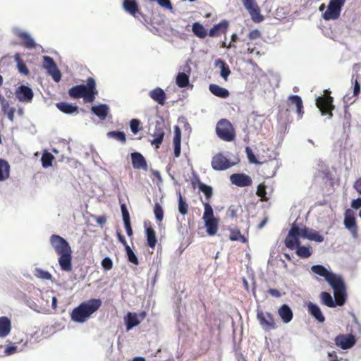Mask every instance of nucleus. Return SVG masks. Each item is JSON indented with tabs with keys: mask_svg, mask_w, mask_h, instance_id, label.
Returning <instances> with one entry per match:
<instances>
[{
	"mask_svg": "<svg viewBox=\"0 0 361 361\" xmlns=\"http://www.w3.org/2000/svg\"><path fill=\"white\" fill-rule=\"evenodd\" d=\"M50 244L59 255V264L63 271L70 272L73 269L72 250L68 242L63 237L53 234L49 238Z\"/></svg>",
	"mask_w": 361,
	"mask_h": 361,
	"instance_id": "f257e3e1",
	"label": "nucleus"
},
{
	"mask_svg": "<svg viewBox=\"0 0 361 361\" xmlns=\"http://www.w3.org/2000/svg\"><path fill=\"white\" fill-rule=\"evenodd\" d=\"M97 94L96 82L92 77L87 79L86 85H75L68 90V94L71 98H83L86 102H93Z\"/></svg>",
	"mask_w": 361,
	"mask_h": 361,
	"instance_id": "f03ea898",
	"label": "nucleus"
},
{
	"mask_svg": "<svg viewBox=\"0 0 361 361\" xmlns=\"http://www.w3.org/2000/svg\"><path fill=\"white\" fill-rule=\"evenodd\" d=\"M102 305L100 299H91L84 302L74 308L71 313V318L73 322H85Z\"/></svg>",
	"mask_w": 361,
	"mask_h": 361,
	"instance_id": "7ed1b4c3",
	"label": "nucleus"
},
{
	"mask_svg": "<svg viewBox=\"0 0 361 361\" xmlns=\"http://www.w3.org/2000/svg\"><path fill=\"white\" fill-rule=\"evenodd\" d=\"M216 133L222 140L231 142L235 138V130L232 123L227 119L219 120L216 126Z\"/></svg>",
	"mask_w": 361,
	"mask_h": 361,
	"instance_id": "20e7f679",
	"label": "nucleus"
},
{
	"mask_svg": "<svg viewBox=\"0 0 361 361\" xmlns=\"http://www.w3.org/2000/svg\"><path fill=\"white\" fill-rule=\"evenodd\" d=\"M334 99L331 96V91L325 90L324 94L316 99V106L321 111L322 116H327L329 118L333 116V110L334 105L333 104Z\"/></svg>",
	"mask_w": 361,
	"mask_h": 361,
	"instance_id": "39448f33",
	"label": "nucleus"
},
{
	"mask_svg": "<svg viewBox=\"0 0 361 361\" xmlns=\"http://www.w3.org/2000/svg\"><path fill=\"white\" fill-rule=\"evenodd\" d=\"M329 285L334 290L336 306H343L346 301L347 293L345 285L342 277L340 276Z\"/></svg>",
	"mask_w": 361,
	"mask_h": 361,
	"instance_id": "423d86ee",
	"label": "nucleus"
},
{
	"mask_svg": "<svg viewBox=\"0 0 361 361\" xmlns=\"http://www.w3.org/2000/svg\"><path fill=\"white\" fill-rule=\"evenodd\" d=\"M346 0H330L327 9L322 17L325 20H336L341 16V12Z\"/></svg>",
	"mask_w": 361,
	"mask_h": 361,
	"instance_id": "0eeeda50",
	"label": "nucleus"
},
{
	"mask_svg": "<svg viewBox=\"0 0 361 361\" xmlns=\"http://www.w3.org/2000/svg\"><path fill=\"white\" fill-rule=\"evenodd\" d=\"M302 228L296 224H293L284 240L286 246L290 250H294L300 245V237H302Z\"/></svg>",
	"mask_w": 361,
	"mask_h": 361,
	"instance_id": "6e6552de",
	"label": "nucleus"
},
{
	"mask_svg": "<svg viewBox=\"0 0 361 361\" xmlns=\"http://www.w3.org/2000/svg\"><path fill=\"white\" fill-rule=\"evenodd\" d=\"M241 1L253 22L258 23L264 20V16L260 12V8L255 0H241Z\"/></svg>",
	"mask_w": 361,
	"mask_h": 361,
	"instance_id": "1a4fd4ad",
	"label": "nucleus"
},
{
	"mask_svg": "<svg viewBox=\"0 0 361 361\" xmlns=\"http://www.w3.org/2000/svg\"><path fill=\"white\" fill-rule=\"evenodd\" d=\"M257 319L260 326L265 331H270L276 328V324L274 316L270 312H264L262 310H257Z\"/></svg>",
	"mask_w": 361,
	"mask_h": 361,
	"instance_id": "9d476101",
	"label": "nucleus"
},
{
	"mask_svg": "<svg viewBox=\"0 0 361 361\" xmlns=\"http://www.w3.org/2000/svg\"><path fill=\"white\" fill-rule=\"evenodd\" d=\"M211 164L214 170L224 171L233 166L234 163L231 162L222 153H218L212 157Z\"/></svg>",
	"mask_w": 361,
	"mask_h": 361,
	"instance_id": "9b49d317",
	"label": "nucleus"
},
{
	"mask_svg": "<svg viewBox=\"0 0 361 361\" xmlns=\"http://www.w3.org/2000/svg\"><path fill=\"white\" fill-rule=\"evenodd\" d=\"M43 66L47 70V72L52 76L53 79L56 82H59L61 80V74L59 70L54 59L49 56H44L43 57Z\"/></svg>",
	"mask_w": 361,
	"mask_h": 361,
	"instance_id": "f8f14e48",
	"label": "nucleus"
},
{
	"mask_svg": "<svg viewBox=\"0 0 361 361\" xmlns=\"http://www.w3.org/2000/svg\"><path fill=\"white\" fill-rule=\"evenodd\" d=\"M311 270L315 274L324 277L325 280L329 283V284H331L341 276L331 271H329L326 268L320 264L312 266Z\"/></svg>",
	"mask_w": 361,
	"mask_h": 361,
	"instance_id": "ddd939ff",
	"label": "nucleus"
},
{
	"mask_svg": "<svg viewBox=\"0 0 361 361\" xmlns=\"http://www.w3.org/2000/svg\"><path fill=\"white\" fill-rule=\"evenodd\" d=\"M286 103L290 109L295 108V111L299 118H301L303 116V103L300 96L290 95L287 99Z\"/></svg>",
	"mask_w": 361,
	"mask_h": 361,
	"instance_id": "4468645a",
	"label": "nucleus"
},
{
	"mask_svg": "<svg viewBox=\"0 0 361 361\" xmlns=\"http://www.w3.org/2000/svg\"><path fill=\"white\" fill-rule=\"evenodd\" d=\"M356 342L355 336L353 334H340L335 338V343L343 350L352 348Z\"/></svg>",
	"mask_w": 361,
	"mask_h": 361,
	"instance_id": "2eb2a0df",
	"label": "nucleus"
},
{
	"mask_svg": "<svg viewBox=\"0 0 361 361\" xmlns=\"http://www.w3.org/2000/svg\"><path fill=\"white\" fill-rule=\"evenodd\" d=\"M344 225L352 233L353 238L358 237L357 226L356 224L355 218L353 212L350 209H348L345 213Z\"/></svg>",
	"mask_w": 361,
	"mask_h": 361,
	"instance_id": "dca6fc26",
	"label": "nucleus"
},
{
	"mask_svg": "<svg viewBox=\"0 0 361 361\" xmlns=\"http://www.w3.org/2000/svg\"><path fill=\"white\" fill-rule=\"evenodd\" d=\"M230 180L233 185L241 188L250 186L252 183L251 177L243 173L231 175Z\"/></svg>",
	"mask_w": 361,
	"mask_h": 361,
	"instance_id": "f3484780",
	"label": "nucleus"
},
{
	"mask_svg": "<svg viewBox=\"0 0 361 361\" xmlns=\"http://www.w3.org/2000/svg\"><path fill=\"white\" fill-rule=\"evenodd\" d=\"M17 99L22 102H30L34 97L32 89L26 85H22L16 91Z\"/></svg>",
	"mask_w": 361,
	"mask_h": 361,
	"instance_id": "a211bd4d",
	"label": "nucleus"
},
{
	"mask_svg": "<svg viewBox=\"0 0 361 361\" xmlns=\"http://www.w3.org/2000/svg\"><path fill=\"white\" fill-rule=\"evenodd\" d=\"M132 165L135 169H142L144 171L147 170V164L145 160V158L142 156V154L139 152H133L130 154Z\"/></svg>",
	"mask_w": 361,
	"mask_h": 361,
	"instance_id": "6ab92c4d",
	"label": "nucleus"
},
{
	"mask_svg": "<svg viewBox=\"0 0 361 361\" xmlns=\"http://www.w3.org/2000/svg\"><path fill=\"white\" fill-rule=\"evenodd\" d=\"M149 96L161 106L166 104V94L161 87H156L149 92Z\"/></svg>",
	"mask_w": 361,
	"mask_h": 361,
	"instance_id": "aec40b11",
	"label": "nucleus"
},
{
	"mask_svg": "<svg viewBox=\"0 0 361 361\" xmlns=\"http://www.w3.org/2000/svg\"><path fill=\"white\" fill-rule=\"evenodd\" d=\"M145 235L147 238V245L151 248H154L157 243L156 233L152 226L150 225V223H149V226H147V223H145Z\"/></svg>",
	"mask_w": 361,
	"mask_h": 361,
	"instance_id": "412c9836",
	"label": "nucleus"
},
{
	"mask_svg": "<svg viewBox=\"0 0 361 361\" xmlns=\"http://www.w3.org/2000/svg\"><path fill=\"white\" fill-rule=\"evenodd\" d=\"M308 312L319 323H323L325 321V317L322 314L320 308L316 304L310 302L307 304Z\"/></svg>",
	"mask_w": 361,
	"mask_h": 361,
	"instance_id": "4be33fe9",
	"label": "nucleus"
},
{
	"mask_svg": "<svg viewBox=\"0 0 361 361\" xmlns=\"http://www.w3.org/2000/svg\"><path fill=\"white\" fill-rule=\"evenodd\" d=\"M302 237L317 243L323 242L324 240V237L319 232L306 227L302 228Z\"/></svg>",
	"mask_w": 361,
	"mask_h": 361,
	"instance_id": "5701e85b",
	"label": "nucleus"
},
{
	"mask_svg": "<svg viewBox=\"0 0 361 361\" xmlns=\"http://www.w3.org/2000/svg\"><path fill=\"white\" fill-rule=\"evenodd\" d=\"M228 23L226 20H223L219 23L214 25L209 32L210 37H218L221 33H226L228 29Z\"/></svg>",
	"mask_w": 361,
	"mask_h": 361,
	"instance_id": "b1692460",
	"label": "nucleus"
},
{
	"mask_svg": "<svg viewBox=\"0 0 361 361\" xmlns=\"http://www.w3.org/2000/svg\"><path fill=\"white\" fill-rule=\"evenodd\" d=\"M279 315L284 323H289L293 317V312L288 305H283L278 310Z\"/></svg>",
	"mask_w": 361,
	"mask_h": 361,
	"instance_id": "393cba45",
	"label": "nucleus"
},
{
	"mask_svg": "<svg viewBox=\"0 0 361 361\" xmlns=\"http://www.w3.org/2000/svg\"><path fill=\"white\" fill-rule=\"evenodd\" d=\"M11 329V321L6 317H0V337L8 336Z\"/></svg>",
	"mask_w": 361,
	"mask_h": 361,
	"instance_id": "a878e982",
	"label": "nucleus"
},
{
	"mask_svg": "<svg viewBox=\"0 0 361 361\" xmlns=\"http://www.w3.org/2000/svg\"><path fill=\"white\" fill-rule=\"evenodd\" d=\"M204 221L206 227V231L208 235L212 236L216 235L219 227V219L216 218L212 219H208Z\"/></svg>",
	"mask_w": 361,
	"mask_h": 361,
	"instance_id": "bb28decb",
	"label": "nucleus"
},
{
	"mask_svg": "<svg viewBox=\"0 0 361 361\" xmlns=\"http://www.w3.org/2000/svg\"><path fill=\"white\" fill-rule=\"evenodd\" d=\"M209 91L215 96L220 98H227L229 96V92L226 88H224L216 84H211L209 87Z\"/></svg>",
	"mask_w": 361,
	"mask_h": 361,
	"instance_id": "cd10ccee",
	"label": "nucleus"
},
{
	"mask_svg": "<svg viewBox=\"0 0 361 361\" xmlns=\"http://www.w3.org/2000/svg\"><path fill=\"white\" fill-rule=\"evenodd\" d=\"M125 323L126 325V329L129 331L133 327L137 326L140 323V321L138 319L136 313L128 312L125 317Z\"/></svg>",
	"mask_w": 361,
	"mask_h": 361,
	"instance_id": "c85d7f7f",
	"label": "nucleus"
},
{
	"mask_svg": "<svg viewBox=\"0 0 361 361\" xmlns=\"http://www.w3.org/2000/svg\"><path fill=\"white\" fill-rule=\"evenodd\" d=\"M56 107L63 113L67 114H72L78 112V107L67 102H59L56 104Z\"/></svg>",
	"mask_w": 361,
	"mask_h": 361,
	"instance_id": "c756f323",
	"label": "nucleus"
},
{
	"mask_svg": "<svg viewBox=\"0 0 361 361\" xmlns=\"http://www.w3.org/2000/svg\"><path fill=\"white\" fill-rule=\"evenodd\" d=\"M123 6L125 11L133 16L139 12L138 5L135 0H124Z\"/></svg>",
	"mask_w": 361,
	"mask_h": 361,
	"instance_id": "7c9ffc66",
	"label": "nucleus"
},
{
	"mask_svg": "<svg viewBox=\"0 0 361 361\" xmlns=\"http://www.w3.org/2000/svg\"><path fill=\"white\" fill-rule=\"evenodd\" d=\"M164 132L161 128H157L154 132V139L150 141L152 145H154L156 148H159L163 142Z\"/></svg>",
	"mask_w": 361,
	"mask_h": 361,
	"instance_id": "2f4dec72",
	"label": "nucleus"
},
{
	"mask_svg": "<svg viewBox=\"0 0 361 361\" xmlns=\"http://www.w3.org/2000/svg\"><path fill=\"white\" fill-rule=\"evenodd\" d=\"M10 174V165L7 161L0 159V181L6 180Z\"/></svg>",
	"mask_w": 361,
	"mask_h": 361,
	"instance_id": "473e14b6",
	"label": "nucleus"
},
{
	"mask_svg": "<svg viewBox=\"0 0 361 361\" xmlns=\"http://www.w3.org/2000/svg\"><path fill=\"white\" fill-rule=\"evenodd\" d=\"M92 111L101 119H104L109 112L106 104H99L92 107Z\"/></svg>",
	"mask_w": 361,
	"mask_h": 361,
	"instance_id": "72a5a7b5",
	"label": "nucleus"
},
{
	"mask_svg": "<svg viewBox=\"0 0 361 361\" xmlns=\"http://www.w3.org/2000/svg\"><path fill=\"white\" fill-rule=\"evenodd\" d=\"M196 182H197V184L200 191H201L202 192H203L204 194L207 202H209V200L212 198V197L213 195L212 188L211 186L207 185L203 183L202 182H201L199 178L197 179Z\"/></svg>",
	"mask_w": 361,
	"mask_h": 361,
	"instance_id": "f704fd0d",
	"label": "nucleus"
},
{
	"mask_svg": "<svg viewBox=\"0 0 361 361\" xmlns=\"http://www.w3.org/2000/svg\"><path fill=\"white\" fill-rule=\"evenodd\" d=\"M0 100H1L2 111L5 114L7 115L9 120L13 121L16 111L15 108L11 107L8 102L4 99V98L0 97Z\"/></svg>",
	"mask_w": 361,
	"mask_h": 361,
	"instance_id": "c9c22d12",
	"label": "nucleus"
},
{
	"mask_svg": "<svg viewBox=\"0 0 361 361\" xmlns=\"http://www.w3.org/2000/svg\"><path fill=\"white\" fill-rule=\"evenodd\" d=\"M192 31L195 36L200 39H204L207 35V30L200 23H194L192 26Z\"/></svg>",
	"mask_w": 361,
	"mask_h": 361,
	"instance_id": "e433bc0d",
	"label": "nucleus"
},
{
	"mask_svg": "<svg viewBox=\"0 0 361 361\" xmlns=\"http://www.w3.org/2000/svg\"><path fill=\"white\" fill-rule=\"evenodd\" d=\"M351 82L353 85V96L357 97L358 96L360 92L361 83V77L357 72L353 74L351 78Z\"/></svg>",
	"mask_w": 361,
	"mask_h": 361,
	"instance_id": "4c0bfd02",
	"label": "nucleus"
},
{
	"mask_svg": "<svg viewBox=\"0 0 361 361\" xmlns=\"http://www.w3.org/2000/svg\"><path fill=\"white\" fill-rule=\"evenodd\" d=\"M19 38L23 41L25 47L32 49L35 47V42L34 39L26 32H20L18 35Z\"/></svg>",
	"mask_w": 361,
	"mask_h": 361,
	"instance_id": "58836bf2",
	"label": "nucleus"
},
{
	"mask_svg": "<svg viewBox=\"0 0 361 361\" xmlns=\"http://www.w3.org/2000/svg\"><path fill=\"white\" fill-rule=\"evenodd\" d=\"M176 82L179 87H185L189 85V76L185 73H179L176 76Z\"/></svg>",
	"mask_w": 361,
	"mask_h": 361,
	"instance_id": "ea45409f",
	"label": "nucleus"
},
{
	"mask_svg": "<svg viewBox=\"0 0 361 361\" xmlns=\"http://www.w3.org/2000/svg\"><path fill=\"white\" fill-rule=\"evenodd\" d=\"M320 298L323 304L329 307H335L336 303L333 300L332 296L328 292H322Z\"/></svg>",
	"mask_w": 361,
	"mask_h": 361,
	"instance_id": "a19ab883",
	"label": "nucleus"
},
{
	"mask_svg": "<svg viewBox=\"0 0 361 361\" xmlns=\"http://www.w3.org/2000/svg\"><path fill=\"white\" fill-rule=\"evenodd\" d=\"M296 254L301 258H308L312 254V251L311 250L310 247L301 246L300 245H299L298 246L296 247Z\"/></svg>",
	"mask_w": 361,
	"mask_h": 361,
	"instance_id": "79ce46f5",
	"label": "nucleus"
},
{
	"mask_svg": "<svg viewBox=\"0 0 361 361\" xmlns=\"http://www.w3.org/2000/svg\"><path fill=\"white\" fill-rule=\"evenodd\" d=\"M229 239L231 241H240L242 243H245L247 241L246 238L241 234L240 231L238 229L230 230Z\"/></svg>",
	"mask_w": 361,
	"mask_h": 361,
	"instance_id": "37998d69",
	"label": "nucleus"
},
{
	"mask_svg": "<svg viewBox=\"0 0 361 361\" xmlns=\"http://www.w3.org/2000/svg\"><path fill=\"white\" fill-rule=\"evenodd\" d=\"M178 212L182 215H185L188 212V204L183 199L180 192L178 193Z\"/></svg>",
	"mask_w": 361,
	"mask_h": 361,
	"instance_id": "c03bdc74",
	"label": "nucleus"
},
{
	"mask_svg": "<svg viewBox=\"0 0 361 361\" xmlns=\"http://www.w3.org/2000/svg\"><path fill=\"white\" fill-rule=\"evenodd\" d=\"M107 136L109 137L114 138L122 144H125L126 142V134L123 131H109L107 133Z\"/></svg>",
	"mask_w": 361,
	"mask_h": 361,
	"instance_id": "a18cd8bd",
	"label": "nucleus"
},
{
	"mask_svg": "<svg viewBox=\"0 0 361 361\" xmlns=\"http://www.w3.org/2000/svg\"><path fill=\"white\" fill-rule=\"evenodd\" d=\"M203 206H204V211L203 213V216H202L203 220H207L208 219H216L214 216L213 209H212V206L210 205V204L209 203V202H204Z\"/></svg>",
	"mask_w": 361,
	"mask_h": 361,
	"instance_id": "49530a36",
	"label": "nucleus"
},
{
	"mask_svg": "<svg viewBox=\"0 0 361 361\" xmlns=\"http://www.w3.org/2000/svg\"><path fill=\"white\" fill-rule=\"evenodd\" d=\"M54 157L49 152H45L42 154L41 161L44 168H48L52 166Z\"/></svg>",
	"mask_w": 361,
	"mask_h": 361,
	"instance_id": "de8ad7c7",
	"label": "nucleus"
},
{
	"mask_svg": "<svg viewBox=\"0 0 361 361\" xmlns=\"http://www.w3.org/2000/svg\"><path fill=\"white\" fill-rule=\"evenodd\" d=\"M34 275L40 279L43 280H51L52 279L51 274L45 270L40 268H36L34 271Z\"/></svg>",
	"mask_w": 361,
	"mask_h": 361,
	"instance_id": "09e8293b",
	"label": "nucleus"
},
{
	"mask_svg": "<svg viewBox=\"0 0 361 361\" xmlns=\"http://www.w3.org/2000/svg\"><path fill=\"white\" fill-rule=\"evenodd\" d=\"M15 59L17 61L18 71L25 75H28L29 70L18 54L15 56Z\"/></svg>",
	"mask_w": 361,
	"mask_h": 361,
	"instance_id": "8fccbe9b",
	"label": "nucleus"
},
{
	"mask_svg": "<svg viewBox=\"0 0 361 361\" xmlns=\"http://www.w3.org/2000/svg\"><path fill=\"white\" fill-rule=\"evenodd\" d=\"M125 250L126 252L128 260L133 264L137 265L139 264L138 259L134 252L131 250L130 247L129 245H126Z\"/></svg>",
	"mask_w": 361,
	"mask_h": 361,
	"instance_id": "3c124183",
	"label": "nucleus"
},
{
	"mask_svg": "<svg viewBox=\"0 0 361 361\" xmlns=\"http://www.w3.org/2000/svg\"><path fill=\"white\" fill-rule=\"evenodd\" d=\"M218 63H220L221 68V76L225 80H227L228 75L231 73L230 68L222 60H219Z\"/></svg>",
	"mask_w": 361,
	"mask_h": 361,
	"instance_id": "603ef678",
	"label": "nucleus"
},
{
	"mask_svg": "<svg viewBox=\"0 0 361 361\" xmlns=\"http://www.w3.org/2000/svg\"><path fill=\"white\" fill-rule=\"evenodd\" d=\"M154 214L157 221L161 222L164 219V210L159 203H155L154 207Z\"/></svg>",
	"mask_w": 361,
	"mask_h": 361,
	"instance_id": "864d4df0",
	"label": "nucleus"
},
{
	"mask_svg": "<svg viewBox=\"0 0 361 361\" xmlns=\"http://www.w3.org/2000/svg\"><path fill=\"white\" fill-rule=\"evenodd\" d=\"M266 185L264 183H260L257 186L256 194L258 197H260L262 200L267 201V192H266Z\"/></svg>",
	"mask_w": 361,
	"mask_h": 361,
	"instance_id": "5fc2aeb1",
	"label": "nucleus"
},
{
	"mask_svg": "<svg viewBox=\"0 0 361 361\" xmlns=\"http://www.w3.org/2000/svg\"><path fill=\"white\" fill-rule=\"evenodd\" d=\"M141 123L138 119H132L130 122V127L133 134H137L141 129Z\"/></svg>",
	"mask_w": 361,
	"mask_h": 361,
	"instance_id": "6e6d98bb",
	"label": "nucleus"
},
{
	"mask_svg": "<svg viewBox=\"0 0 361 361\" xmlns=\"http://www.w3.org/2000/svg\"><path fill=\"white\" fill-rule=\"evenodd\" d=\"M123 224L130 223V214L125 204L121 205Z\"/></svg>",
	"mask_w": 361,
	"mask_h": 361,
	"instance_id": "4d7b16f0",
	"label": "nucleus"
},
{
	"mask_svg": "<svg viewBox=\"0 0 361 361\" xmlns=\"http://www.w3.org/2000/svg\"><path fill=\"white\" fill-rule=\"evenodd\" d=\"M101 264L103 269L106 271L111 270L113 268V262L111 259L109 257H104L102 259Z\"/></svg>",
	"mask_w": 361,
	"mask_h": 361,
	"instance_id": "13d9d810",
	"label": "nucleus"
},
{
	"mask_svg": "<svg viewBox=\"0 0 361 361\" xmlns=\"http://www.w3.org/2000/svg\"><path fill=\"white\" fill-rule=\"evenodd\" d=\"M245 152L247 154V159L249 160V161L250 163H254V164H259V162L257 160L255 154H253L252 149L249 147H247L245 148Z\"/></svg>",
	"mask_w": 361,
	"mask_h": 361,
	"instance_id": "bf43d9fd",
	"label": "nucleus"
},
{
	"mask_svg": "<svg viewBox=\"0 0 361 361\" xmlns=\"http://www.w3.org/2000/svg\"><path fill=\"white\" fill-rule=\"evenodd\" d=\"M262 37L260 31L257 29L251 30L248 34V38L250 41L259 39Z\"/></svg>",
	"mask_w": 361,
	"mask_h": 361,
	"instance_id": "052dcab7",
	"label": "nucleus"
},
{
	"mask_svg": "<svg viewBox=\"0 0 361 361\" xmlns=\"http://www.w3.org/2000/svg\"><path fill=\"white\" fill-rule=\"evenodd\" d=\"M247 45L248 47L247 48V51L245 52V54L247 53L248 54H255L257 56H261L259 51L257 50L255 47L251 46L250 42H247Z\"/></svg>",
	"mask_w": 361,
	"mask_h": 361,
	"instance_id": "680f3d73",
	"label": "nucleus"
},
{
	"mask_svg": "<svg viewBox=\"0 0 361 361\" xmlns=\"http://www.w3.org/2000/svg\"><path fill=\"white\" fill-rule=\"evenodd\" d=\"M181 142V133L178 126L175 127V135L173 137V145H180Z\"/></svg>",
	"mask_w": 361,
	"mask_h": 361,
	"instance_id": "e2e57ef3",
	"label": "nucleus"
},
{
	"mask_svg": "<svg viewBox=\"0 0 361 361\" xmlns=\"http://www.w3.org/2000/svg\"><path fill=\"white\" fill-rule=\"evenodd\" d=\"M156 1L158 2V4L161 6L166 8L170 11L173 10V6H172V4H171L170 0H156Z\"/></svg>",
	"mask_w": 361,
	"mask_h": 361,
	"instance_id": "0e129e2a",
	"label": "nucleus"
},
{
	"mask_svg": "<svg viewBox=\"0 0 361 361\" xmlns=\"http://www.w3.org/2000/svg\"><path fill=\"white\" fill-rule=\"evenodd\" d=\"M238 209L236 207L231 205L228 209V215L231 219H235L238 216Z\"/></svg>",
	"mask_w": 361,
	"mask_h": 361,
	"instance_id": "69168bd1",
	"label": "nucleus"
},
{
	"mask_svg": "<svg viewBox=\"0 0 361 361\" xmlns=\"http://www.w3.org/2000/svg\"><path fill=\"white\" fill-rule=\"evenodd\" d=\"M351 207L355 209L361 208V197L353 200L351 202Z\"/></svg>",
	"mask_w": 361,
	"mask_h": 361,
	"instance_id": "338daca9",
	"label": "nucleus"
},
{
	"mask_svg": "<svg viewBox=\"0 0 361 361\" xmlns=\"http://www.w3.org/2000/svg\"><path fill=\"white\" fill-rule=\"evenodd\" d=\"M354 188L361 195V178L356 180L354 183Z\"/></svg>",
	"mask_w": 361,
	"mask_h": 361,
	"instance_id": "774afa93",
	"label": "nucleus"
}]
</instances>
